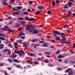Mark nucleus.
<instances>
[{
  "label": "nucleus",
  "instance_id": "f257e3e1",
  "mask_svg": "<svg viewBox=\"0 0 75 75\" xmlns=\"http://www.w3.org/2000/svg\"><path fill=\"white\" fill-rule=\"evenodd\" d=\"M34 28H35V26L30 25L26 28V29L29 31L30 33H33V34H38L39 31Z\"/></svg>",
  "mask_w": 75,
  "mask_h": 75
},
{
  "label": "nucleus",
  "instance_id": "f03ea898",
  "mask_svg": "<svg viewBox=\"0 0 75 75\" xmlns=\"http://www.w3.org/2000/svg\"><path fill=\"white\" fill-rule=\"evenodd\" d=\"M4 28H0V29L4 30V31H7L8 30V34H10V33L14 32V31H12V30L10 29H8V26H4Z\"/></svg>",
  "mask_w": 75,
  "mask_h": 75
},
{
  "label": "nucleus",
  "instance_id": "7ed1b4c3",
  "mask_svg": "<svg viewBox=\"0 0 75 75\" xmlns=\"http://www.w3.org/2000/svg\"><path fill=\"white\" fill-rule=\"evenodd\" d=\"M14 51L20 56H23L25 55V53L23 50H20L17 51L16 50H15Z\"/></svg>",
  "mask_w": 75,
  "mask_h": 75
},
{
  "label": "nucleus",
  "instance_id": "20e7f679",
  "mask_svg": "<svg viewBox=\"0 0 75 75\" xmlns=\"http://www.w3.org/2000/svg\"><path fill=\"white\" fill-rule=\"evenodd\" d=\"M3 2H2V4L3 5H7L8 3H7V0H2Z\"/></svg>",
  "mask_w": 75,
  "mask_h": 75
},
{
  "label": "nucleus",
  "instance_id": "39448f33",
  "mask_svg": "<svg viewBox=\"0 0 75 75\" xmlns=\"http://www.w3.org/2000/svg\"><path fill=\"white\" fill-rule=\"evenodd\" d=\"M29 43L28 42H24L23 43V47H28V44Z\"/></svg>",
  "mask_w": 75,
  "mask_h": 75
},
{
  "label": "nucleus",
  "instance_id": "423d86ee",
  "mask_svg": "<svg viewBox=\"0 0 75 75\" xmlns=\"http://www.w3.org/2000/svg\"><path fill=\"white\" fill-rule=\"evenodd\" d=\"M20 14V12H13L12 13V14L13 16H16L17 15H18Z\"/></svg>",
  "mask_w": 75,
  "mask_h": 75
},
{
  "label": "nucleus",
  "instance_id": "0eeeda50",
  "mask_svg": "<svg viewBox=\"0 0 75 75\" xmlns=\"http://www.w3.org/2000/svg\"><path fill=\"white\" fill-rule=\"evenodd\" d=\"M28 55L30 57H35V54L32 53H29L28 54Z\"/></svg>",
  "mask_w": 75,
  "mask_h": 75
},
{
  "label": "nucleus",
  "instance_id": "6e6552de",
  "mask_svg": "<svg viewBox=\"0 0 75 75\" xmlns=\"http://www.w3.org/2000/svg\"><path fill=\"white\" fill-rule=\"evenodd\" d=\"M38 9L41 10V9H44L45 7L43 6H38Z\"/></svg>",
  "mask_w": 75,
  "mask_h": 75
},
{
  "label": "nucleus",
  "instance_id": "1a4fd4ad",
  "mask_svg": "<svg viewBox=\"0 0 75 75\" xmlns=\"http://www.w3.org/2000/svg\"><path fill=\"white\" fill-rule=\"evenodd\" d=\"M20 23L23 25H26V22L24 21H21Z\"/></svg>",
  "mask_w": 75,
  "mask_h": 75
},
{
  "label": "nucleus",
  "instance_id": "9d476101",
  "mask_svg": "<svg viewBox=\"0 0 75 75\" xmlns=\"http://www.w3.org/2000/svg\"><path fill=\"white\" fill-rule=\"evenodd\" d=\"M43 47H48V44H47V43H43Z\"/></svg>",
  "mask_w": 75,
  "mask_h": 75
},
{
  "label": "nucleus",
  "instance_id": "9b49d317",
  "mask_svg": "<svg viewBox=\"0 0 75 75\" xmlns=\"http://www.w3.org/2000/svg\"><path fill=\"white\" fill-rule=\"evenodd\" d=\"M64 57L65 56H62L61 54L59 55L58 57V58H64Z\"/></svg>",
  "mask_w": 75,
  "mask_h": 75
},
{
  "label": "nucleus",
  "instance_id": "f8f14e48",
  "mask_svg": "<svg viewBox=\"0 0 75 75\" xmlns=\"http://www.w3.org/2000/svg\"><path fill=\"white\" fill-rule=\"evenodd\" d=\"M38 41H40L39 40H38L37 39H35L31 40L32 42H37Z\"/></svg>",
  "mask_w": 75,
  "mask_h": 75
},
{
  "label": "nucleus",
  "instance_id": "ddd939ff",
  "mask_svg": "<svg viewBox=\"0 0 75 75\" xmlns=\"http://www.w3.org/2000/svg\"><path fill=\"white\" fill-rule=\"evenodd\" d=\"M17 57V55H16V54L11 55V57L13 58H16Z\"/></svg>",
  "mask_w": 75,
  "mask_h": 75
},
{
  "label": "nucleus",
  "instance_id": "4468645a",
  "mask_svg": "<svg viewBox=\"0 0 75 75\" xmlns=\"http://www.w3.org/2000/svg\"><path fill=\"white\" fill-rule=\"evenodd\" d=\"M62 38L61 40L62 41H65L67 39L66 38H65V37L64 36H62Z\"/></svg>",
  "mask_w": 75,
  "mask_h": 75
},
{
  "label": "nucleus",
  "instance_id": "2eb2a0df",
  "mask_svg": "<svg viewBox=\"0 0 75 75\" xmlns=\"http://www.w3.org/2000/svg\"><path fill=\"white\" fill-rule=\"evenodd\" d=\"M0 40L2 41H4V40H6V39L5 38L3 37H0Z\"/></svg>",
  "mask_w": 75,
  "mask_h": 75
},
{
  "label": "nucleus",
  "instance_id": "dca6fc26",
  "mask_svg": "<svg viewBox=\"0 0 75 75\" xmlns=\"http://www.w3.org/2000/svg\"><path fill=\"white\" fill-rule=\"evenodd\" d=\"M4 48V45L3 44H0V49H3Z\"/></svg>",
  "mask_w": 75,
  "mask_h": 75
},
{
  "label": "nucleus",
  "instance_id": "f3484780",
  "mask_svg": "<svg viewBox=\"0 0 75 75\" xmlns=\"http://www.w3.org/2000/svg\"><path fill=\"white\" fill-rule=\"evenodd\" d=\"M73 72L72 71H70L69 72L68 74L69 75H73Z\"/></svg>",
  "mask_w": 75,
  "mask_h": 75
},
{
  "label": "nucleus",
  "instance_id": "a211bd4d",
  "mask_svg": "<svg viewBox=\"0 0 75 75\" xmlns=\"http://www.w3.org/2000/svg\"><path fill=\"white\" fill-rule=\"evenodd\" d=\"M44 54H46V55H50L51 53V52H44Z\"/></svg>",
  "mask_w": 75,
  "mask_h": 75
},
{
  "label": "nucleus",
  "instance_id": "6ab92c4d",
  "mask_svg": "<svg viewBox=\"0 0 75 75\" xmlns=\"http://www.w3.org/2000/svg\"><path fill=\"white\" fill-rule=\"evenodd\" d=\"M54 33H55V34H58L59 35V32L57 31H54Z\"/></svg>",
  "mask_w": 75,
  "mask_h": 75
},
{
  "label": "nucleus",
  "instance_id": "aec40b11",
  "mask_svg": "<svg viewBox=\"0 0 75 75\" xmlns=\"http://www.w3.org/2000/svg\"><path fill=\"white\" fill-rule=\"evenodd\" d=\"M55 2L54 1H53L52 2V6H55Z\"/></svg>",
  "mask_w": 75,
  "mask_h": 75
},
{
  "label": "nucleus",
  "instance_id": "412c9836",
  "mask_svg": "<svg viewBox=\"0 0 75 75\" xmlns=\"http://www.w3.org/2000/svg\"><path fill=\"white\" fill-rule=\"evenodd\" d=\"M70 71H71V69H68L67 70L64 72H69Z\"/></svg>",
  "mask_w": 75,
  "mask_h": 75
},
{
  "label": "nucleus",
  "instance_id": "4be33fe9",
  "mask_svg": "<svg viewBox=\"0 0 75 75\" xmlns=\"http://www.w3.org/2000/svg\"><path fill=\"white\" fill-rule=\"evenodd\" d=\"M39 45H40V44L35 45H34L33 48H34L36 49L37 48V46H39Z\"/></svg>",
  "mask_w": 75,
  "mask_h": 75
},
{
  "label": "nucleus",
  "instance_id": "5701e85b",
  "mask_svg": "<svg viewBox=\"0 0 75 75\" xmlns=\"http://www.w3.org/2000/svg\"><path fill=\"white\" fill-rule=\"evenodd\" d=\"M33 64L35 65H38V64H39V62H33Z\"/></svg>",
  "mask_w": 75,
  "mask_h": 75
},
{
  "label": "nucleus",
  "instance_id": "b1692460",
  "mask_svg": "<svg viewBox=\"0 0 75 75\" xmlns=\"http://www.w3.org/2000/svg\"><path fill=\"white\" fill-rule=\"evenodd\" d=\"M16 41L18 43H20V42H22V40L21 39L20 40H18Z\"/></svg>",
  "mask_w": 75,
  "mask_h": 75
},
{
  "label": "nucleus",
  "instance_id": "393cba45",
  "mask_svg": "<svg viewBox=\"0 0 75 75\" xmlns=\"http://www.w3.org/2000/svg\"><path fill=\"white\" fill-rule=\"evenodd\" d=\"M64 44H71V42H64Z\"/></svg>",
  "mask_w": 75,
  "mask_h": 75
},
{
  "label": "nucleus",
  "instance_id": "a878e982",
  "mask_svg": "<svg viewBox=\"0 0 75 75\" xmlns=\"http://www.w3.org/2000/svg\"><path fill=\"white\" fill-rule=\"evenodd\" d=\"M40 11H38L36 12L35 13V14H36V15H38V14H40Z\"/></svg>",
  "mask_w": 75,
  "mask_h": 75
},
{
  "label": "nucleus",
  "instance_id": "bb28decb",
  "mask_svg": "<svg viewBox=\"0 0 75 75\" xmlns=\"http://www.w3.org/2000/svg\"><path fill=\"white\" fill-rule=\"evenodd\" d=\"M17 9H19L20 10H21V9H22V7L21 6H18L16 7Z\"/></svg>",
  "mask_w": 75,
  "mask_h": 75
},
{
  "label": "nucleus",
  "instance_id": "cd10ccee",
  "mask_svg": "<svg viewBox=\"0 0 75 75\" xmlns=\"http://www.w3.org/2000/svg\"><path fill=\"white\" fill-rule=\"evenodd\" d=\"M8 61L10 62H11V63L13 62V61H12L11 59H8Z\"/></svg>",
  "mask_w": 75,
  "mask_h": 75
},
{
  "label": "nucleus",
  "instance_id": "c85d7f7f",
  "mask_svg": "<svg viewBox=\"0 0 75 75\" xmlns=\"http://www.w3.org/2000/svg\"><path fill=\"white\" fill-rule=\"evenodd\" d=\"M34 20V18H30L28 20V21H31V20Z\"/></svg>",
  "mask_w": 75,
  "mask_h": 75
},
{
  "label": "nucleus",
  "instance_id": "c756f323",
  "mask_svg": "<svg viewBox=\"0 0 75 75\" xmlns=\"http://www.w3.org/2000/svg\"><path fill=\"white\" fill-rule=\"evenodd\" d=\"M13 61L14 62H19V61L16 59H13Z\"/></svg>",
  "mask_w": 75,
  "mask_h": 75
},
{
  "label": "nucleus",
  "instance_id": "7c9ffc66",
  "mask_svg": "<svg viewBox=\"0 0 75 75\" xmlns=\"http://www.w3.org/2000/svg\"><path fill=\"white\" fill-rule=\"evenodd\" d=\"M16 67L17 68H21V69H23L22 67H21V66L20 65H17Z\"/></svg>",
  "mask_w": 75,
  "mask_h": 75
},
{
  "label": "nucleus",
  "instance_id": "2f4dec72",
  "mask_svg": "<svg viewBox=\"0 0 75 75\" xmlns=\"http://www.w3.org/2000/svg\"><path fill=\"white\" fill-rule=\"evenodd\" d=\"M56 39L57 41H59L60 39V37H58L57 38L56 37Z\"/></svg>",
  "mask_w": 75,
  "mask_h": 75
},
{
  "label": "nucleus",
  "instance_id": "473e14b6",
  "mask_svg": "<svg viewBox=\"0 0 75 75\" xmlns=\"http://www.w3.org/2000/svg\"><path fill=\"white\" fill-rule=\"evenodd\" d=\"M60 43H61V44L62 45H64V44H65V42H62V41H61L60 42Z\"/></svg>",
  "mask_w": 75,
  "mask_h": 75
},
{
  "label": "nucleus",
  "instance_id": "72a5a7b5",
  "mask_svg": "<svg viewBox=\"0 0 75 75\" xmlns=\"http://www.w3.org/2000/svg\"><path fill=\"white\" fill-rule=\"evenodd\" d=\"M68 16H71V15H72V14H71V12H68Z\"/></svg>",
  "mask_w": 75,
  "mask_h": 75
},
{
  "label": "nucleus",
  "instance_id": "f704fd0d",
  "mask_svg": "<svg viewBox=\"0 0 75 75\" xmlns=\"http://www.w3.org/2000/svg\"><path fill=\"white\" fill-rule=\"evenodd\" d=\"M4 65V63H2L0 64V67H3Z\"/></svg>",
  "mask_w": 75,
  "mask_h": 75
},
{
  "label": "nucleus",
  "instance_id": "c9c22d12",
  "mask_svg": "<svg viewBox=\"0 0 75 75\" xmlns=\"http://www.w3.org/2000/svg\"><path fill=\"white\" fill-rule=\"evenodd\" d=\"M8 46L9 47H10L11 48H13V45H11V44H8Z\"/></svg>",
  "mask_w": 75,
  "mask_h": 75
},
{
  "label": "nucleus",
  "instance_id": "e433bc0d",
  "mask_svg": "<svg viewBox=\"0 0 75 75\" xmlns=\"http://www.w3.org/2000/svg\"><path fill=\"white\" fill-rule=\"evenodd\" d=\"M68 5L69 6L71 7V6H72V4H71L70 2H69L68 3Z\"/></svg>",
  "mask_w": 75,
  "mask_h": 75
},
{
  "label": "nucleus",
  "instance_id": "4c0bfd02",
  "mask_svg": "<svg viewBox=\"0 0 75 75\" xmlns=\"http://www.w3.org/2000/svg\"><path fill=\"white\" fill-rule=\"evenodd\" d=\"M51 11L50 10L48 11L47 12V14H51Z\"/></svg>",
  "mask_w": 75,
  "mask_h": 75
},
{
  "label": "nucleus",
  "instance_id": "58836bf2",
  "mask_svg": "<svg viewBox=\"0 0 75 75\" xmlns=\"http://www.w3.org/2000/svg\"><path fill=\"white\" fill-rule=\"evenodd\" d=\"M8 55H10V54H11V51H10V50H8Z\"/></svg>",
  "mask_w": 75,
  "mask_h": 75
},
{
  "label": "nucleus",
  "instance_id": "ea45409f",
  "mask_svg": "<svg viewBox=\"0 0 75 75\" xmlns=\"http://www.w3.org/2000/svg\"><path fill=\"white\" fill-rule=\"evenodd\" d=\"M23 14H24V15H27L28 14V12H25L23 13Z\"/></svg>",
  "mask_w": 75,
  "mask_h": 75
},
{
  "label": "nucleus",
  "instance_id": "a19ab883",
  "mask_svg": "<svg viewBox=\"0 0 75 75\" xmlns=\"http://www.w3.org/2000/svg\"><path fill=\"white\" fill-rule=\"evenodd\" d=\"M48 66L49 67H54V65L50 64L48 65Z\"/></svg>",
  "mask_w": 75,
  "mask_h": 75
},
{
  "label": "nucleus",
  "instance_id": "79ce46f5",
  "mask_svg": "<svg viewBox=\"0 0 75 75\" xmlns=\"http://www.w3.org/2000/svg\"><path fill=\"white\" fill-rule=\"evenodd\" d=\"M45 62L46 63H48V62H49V60L47 59H45Z\"/></svg>",
  "mask_w": 75,
  "mask_h": 75
},
{
  "label": "nucleus",
  "instance_id": "37998d69",
  "mask_svg": "<svg viewBox=\"0 0 75 75\" xmlns=\"http://www.w3.org/2000/svg\"><path fill=\"white\" fill-rule=\"evenodd\" d=\"M56 3L57 4H58V3H59V1L58 0H56Z\"/></svg>",
  "mask_w": 75,
  "mask_h": 75
},
{
  "label": "nucleus",
  "instance_id": "c03bdc74",
  "mask_svg": "<svg viewBox=\"0 0 75 75\" xmlns=\"http://www.w3.org/2000/svg\"><path fill=\"white\" fill-rule=\"evenodd\" d=\"M67 8V5H66L63 6V8H65V9Z\"/></svg>",
  "mask_w": 75,
  "mask_h": 75
},
{
  "label": "nucleus",
  "instance_id": "a18cd8bd",
  "mask_svg": "<svg viewBox=\"0 0 75 75\" xmlns=\"http://www.w3.org/2000/svg\"><path fill=\"white\" fill-rule=\"evenodd\" d=\"M59 52H60V50H58V51L56 52V54H59Z\"/></svg>",
  "mask_w": 75,
  "mask_h": 75
},
{
  "label": "nucleus",
  "instance_id": "49530a36",
  "mask_svg": "<svg viewBox=\"0 0 75 75\" xmlns=\"http://www.w3.org/2000/svg\"><path fill=\"white\" fill-rule=\"evenodd\" d=\"M28 3H29V4H32V3H33V2H32V1H30L28 2Z\"/></svg>",
  "mask_w": 75,
  "mask_h": 75
},
{
  "label": "nucleus",
  "instance_id": "de8ad7c7",
  "mask_svg": "<svg viewBox=\"0 0 75 75\" xmlns=\"http://www.w3.org/2000/svg\"><path fill=\"white\" fill-rule=\"evenodd\" d=\"M61 35V36H63V35H63V33H59V35Z\"/></svg>",
  "mask_w": 75,
  "mask_h": 75
},
{
  "label": "nucleus",
  "instance_id": "09e8293b",
  "mask_svg": "<svg viewBox=\"0 0 75 75\" xmlns=\"http://www.w3.org/2000/svg\"><path fill=\"white\" fill-rule=\"evenodd\" d=\"M12 68V67H9L7 68L8 69V70H11V69Z\"/></svg>",
  "mask_w": 75,
  "mask_h": 75
},
{
  "label": "nucleus",
  "instance_id": "8fccbe9b",
  "mask_svg": "<svg viewBox=\"0 0 75 75\" xmlns=\"http://www.w3.org/2000/svg\"><path fill=\"white\" fill-rule=\"evenodd\" d=\"M5 75H8V74L7 73V72L6 71H4Z\"/></svg>",
  "mask_w": 75,
  "mask_h": 75
},
{
  "label": "nucleus",
  "instance_id": "3c124183",
  "mask_svg": "<svg viewBox=\"0 0 75 75\" xmlns=\"http://www.w3.org/2000/svg\"><path fill=\"white\" fill-rule=\"evenodd\" d=\"M18 19L20 20H22L23 19V18H19Z\"/></svg>",
  "mask_w": 75,
  "mask_h": 75
},
{
  "label": "nucleus",
  "instance_id": "603ef678",
  "mask_svg": "<svg viewBox=\"0 0 75 75\" xmlns=\"http://www.w3.org/2000/svg\"><path fill=\"white\" fill-rule=\"evenodd\" d=\"M69 16L68 15H67L66 17H65V18H69Z\"/></svg>",
  "mask_w": 75,
  "mask_h": 75
},
{
  "label": "nucleus",
  "instance_id": "864d4df0",
  "mask_svg": "<svg viewBox=\"0 0 75 75\" xmlns=\"http://www.w3.org/2000/svg\"><path fill=\"white\" fill-rule=\"evenodd\" d=\"M23 29V28H20L18 29V30H19V31H21V30H22Z\"/></svg>",
  "mask_w": 75,
  "mask_h": 75
},
{
  "label": "nucleus",
  "instance_id": "5fc2aeb1",
  "mask_svg": "<svg viewBox=\"0 0 75 75\" xmlns=\"http://www.w3.org/2000/svg\"><path fill=\"white\" fill-rule=\"evenodd\" d=\"M8 50L7 49H5L3 50V52H6V51H8Z\"/></svg>",
  "mask_w": 75,
  "mask_h": 75
},
{
  "label": "nucleus",
  "instance_id": "6e6d98bb",
  "mask_svg": "<svg viewBox=\"0 0 75 75\" xmlns=\"http://www.w3.org/2000/svg\"><path fill=\"white\" fill-rule=\"evenodd\" d=\"M57 69L58 71H61V70H62V69L60 68H57Z\"/></svg>",
  "mask_w": 75,
  "mask_h": 75
},
{
  "label": "nucleus",
  "instance_id": "4d7b16f0",
  "mask_svg": "<svg viewBox=\"0 0 75 75\" xmlns=\"http://www.w3.org/2000/svg\"><path fill=\"white\" fill-rule=\"evenodd\" d=\"M13 23V21H11L10 23H9V24H11Z\"/></svg>",
  "mask_w": 75,
  "mask_h": 75
},
{
  "label": "nucleus",
  "instance_id": "13d9d810",
  "mask_svg": "<svg viewBox=\"0 0 75 75\" xmlns=\"http://www.w3.org/2000/svg\"><path fill=\"white\" fill-rule=\"evenodd\" d=\"M14 1H15V0H10V2H14Z\"/></svg>",
  "mask_w": 75,
  "mask_h": 75
},
{
  "label": "nucleus",
  "instance_id": "bf43d9fd",
  "mask_svg": "<svg viewBox=\"0 0 75 75\" xmlns=\"http://www.w3.org/2000/svg\"><path fill=\"white\" fill-rule=\"evenodd\" d=\"M0 36H4V35L2 34V33H0Z\"/></svg>",
  "mask_w": 75,
  "mask_h": 75
},
{
  "label": "nucleus",
  "instance_id": "052dcab7",
  "mask_svg": "<svg viewBox=\"0 0 75 75\" xmlns=\"http://www.w3.org/2000/svg\"><path fill=\"white\" fill-rule=\"evenodd\" d=\"M9 8L10 9H11V8H12V6L11 5H9Z\"/></svg>",
  "mask_w": 75,
  "mask_h": 75
},
{
  "label": "nucleus",
  "instance_id": "680f3d73",
  "mask_svg": "<svg viewBox=\"0 0 75 75\" xmlns=\"http://www.w3.org/2000/svg\"><path fill=\"white\" fill-rule=\"evenodd\" d=\"M25 38V36H22L21 38L22 39H24Z\"/></svg>",
  "mask_w": 75,
  "mask_h": 75
},
{
  "label": "nucleus",
  "instance_id": "e2e57ef3",
  "mask_svg": "<svg viewBox=\"0 0 75 75\" xmlns=\"http://www.w3.org/2000/svg\"><path fill=\"white\" fill-rule=\"evenodd\" d=\"M28 12H30V11H31V9H28Z\"/></svg>",
  "mask_w": 75,
  "mask_h": 75
},
{
  "label": "nucleus",
  "instance_id": "0e129e2a",
  "mask_svg": "<svg viewBox=\"0 0 75 75\" xmlns=\"http://www.w3.org/2000/svg\"><path fill=\"white\" fill-rule=\"evenodd\" d=\"M45 42L43 41H40L39 43H44Z\"/></svg>",
  "mask_w": 75,
  "mask_h": 75
},
{
  "label": "nucleus",
  "instance_id": "69168bd1",
  "mask_svg": "<svg viewBox=\"0 0 75 75\" xmlns=\"http://www.w3.org/2000/svg\"><path fill=\"white\" fill-rule=\"evenodd\" d=\"M52 42L53 43H54L55 42V40H52Z\"/></svg>",
  "mask_w": 75,
  "mask_h": 75
},
{
  "label": "nucleus",
  "instance_id": "338daca9",
  "mask_svg": "<svg viewBox=\"0 0 75 75\" xmlns=\"http://www.w3.org/2000/svg\"><path fill=\"white\" fill-rule=\"evenodd\" d=\"M67 23L68 24H70L71 23V21H68Z\"/></svg>",
  "mask_w": 75,
  "mask_h": 75
},
{
  "label": "nucleus",
  "instance_id": "774afa93",
  "mask_svg": "<svg viewBox=\"0 0 75 75\" xmlns=\"http://www.w3.org/2000/svg\"><path fill=\"white\" fill-rule=\"evenodd\" d=\"M73 47L74 48H75V44L73 45Z\"/></svg>",
  "mask_w": 75,
  "mask_h": 75
}]
</instances>
